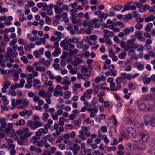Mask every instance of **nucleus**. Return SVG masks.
I'll return each instance as SVG.
<instances>
[{"label":"nucleus","instance_id":"nucleus-1","mask_svg":"<svg viewBox=\"0 0 155 155\" xmlns=\"http://www.w3.org/2000/svg\"><path fill=\"white\" fill-rule=\"evenodd\" d=\"M26 125L27 127L33 130H35L43 125L41 122L38 121H34V122L31 120L28 121L26 123Z\"/></svg>","mask_w":155,"mask_h":155},{"label":"nucleus","instance_id":"nucleus-2","mask_svg":"<svg viewBox=\"0 0 155 155\" xmlns=\"http://www.w3.org/2000/svg\"><path fill=\"white\" fill-rule=\"evenodd\" d=\"M144 123H142V125L144 126L149 125L152 127L155 126V117H153L150 118L149 116L146 115L144 117Z\"/></svg>","mask_w":155,"mask_h":155},{"label":"nucleus","instance_id":"nucleus-3","mask_svg":"<svg viewBox=\"0 0 155 155\" xmlns=\"http://www.w3.org/2000/svg\"><path fill=\"white\" fill-rule=\"evenodd\" d=\"M137 107L139 110L145 112H147L150 110V108L146 106L145 104L143 103L139 104L138 105Z\"/></svg>","mask_w":155,"mask_h":155},{"label":"nucleus","instance_id":"nucleus-4","mask_svg":"<svg viewBox=\"0 0 155 155\" xmlns=\"http://www.w3.org/2000/svg\"><path fill=\"white\" fill-rule=\"evenodd\" d=\"M141 138L142 139V141L144 143H147L149 139V135L146 134L141 133L140 134Z\"/></svg>","mask_w":155,"mask_h":155},{"label":"nucleus","instance_id":"nucleus-5","mask_svg":"<svg viewBox=\"0 0 155 155\" xmlns=\"http://www.w3.org/2000/svg\"><path fill=\"white\" fill-rule=\"evenodd\" d=\"M133 66L137 68L140 70H142L144 68V67L142 64L137 62L133 64Z\"/></svg>","mask_w":155,"mask_h":155},{"label":"nucleus","instance_id":"nucleus-6","mask_svg":"<svg viewBox=\"0 0 155 155\" xmlns=\"http://www.w3.org/2000/svg\"><path fill=\"white\" fill-rule=\"evenodd\" d=\"M6 119L5 118H1L0 119L1 127L2 128H5L7 124L6 122Z\"/></svg>","mask_w":155,"mask_h":155},{"label":"nucleus","instance_id":"nucleus-7","mask_svg":"<svg viewBox=\"0 0 155 155\" xmlns=\"http://www.w3.org/2000/svg\"><path fill=\"white\" fill-rule=\"evenodd\" d=\"M93 90L94 91V94H96L98 92H99V88L98 87V86H102V85L101 84H99L95 86V85L94 84H93Z\"/></svg>","mask_w":155,"mask_h":155},{"label":"nucleus","instance_id":"nucleus-8","mask_svg":"<svg viewBox=\"0 0 155 155\" xmlns=\"http://www.w3.org/2000/svg\"><path fill=\"white\" fill-rule=\"evenodd\" d=\"M135 36L140 40H143L144 39V37H142V33L141 31H138L135 33Z\"/></svg>","mask_w":155,"mask_h":155},{"label":"nucleus","instance_id":"nucleus-9","mask_svg":"<svg viewBox=\"0 0 155 155\" xmlns=\"http://www.w3.org/2000/svg\"><path fill=\"white\" fill-rule=\"evenodd\" d=\"M155 19V17L153 15H150L148 17L145 18L144 21L146 22H149L151 21H153Z\"/></svg>","mask_w":155,"mask_h":155},{"label":"nucleus","instance_id":"nucleus-10","mask_svg":"<svg viewBox=\"0 0 155 155\" xmlns=\"http://www.w3.org/2000/svg\"><path fill=\"white\" fill-rule=\"evenodd\" d=\"M54 8L55 10V12L56 14H60L63 11L61 8H59L57 5H54Z\"/></svg>","mask_w":155,"mask_h":155},{"label":"nucleus","instance_id":"nucleus-11","mask_svg":"<svg viewBox=\"0 0 155 155\" xmlns=\"http://www.w3.org/2000/svg\"><path fill=\"white\" fill-rule=\"evenodd\" d=\"M126 131L129 134H131L132 135L135 133V130L134 128L131 127H129L127 129Z\"/></svg>","mask_w":155,"mask_h":155},{"label":"nucleus","instance_id":"nucleus-12","mask_svg":"<svg viewBox=\"0 0 155 155\" xmlns=\"http://www.w3.org/2000/svg\"><path fill=\"white\" fill-rule=\"evenodd\" d=\"M142 80L144 84H149L150 82V78H147L146 76H145L143 78H142Z\"/></svg>","mask_w":155,"mask_h":155},{"label":"nucleus","instance_id":"nucleus-13","mask_svg":"<svg viewBox=\"0 0 155 155\" xmlns=\"http://www.w3.org/2000/svg\"><path fill=\"white\" fill-rule=\"evenodd\" d=\"M5 132L7 134H11L14 133V130L13 129L6 127L5 129Z\"/></svg>","mask_w":155,"mask_h":155},{"label":"nucleus","instance_id":"nucleus-14","mask_svg":"<svg viewBox=\"0 0 155 155\" xmlns=\"http://www.w3.org/2000/svg\"><path fill=\"white\" fill-rule=\"evenodd\" d=\"M25 120L22 119H21L18 121L17 122L15 123V125L16 126H21L22 125H24L25 124Z\"/></svg>","mask_w":155,"mask_h":155},{"label":"nucleus","instance_id":"nucleus-15","mask_svg":"<svg viewBox=\"0 0 155 155\" xmlns=\"http://www.w3.org/2000/svg\"><path fill=\"white\" fill-rule=\"evenodd\" d=\"M136 84L134 82H130L129 83L128 87L130 89H134L136 88Z\"/></svg>","mask_w":155,"mask_h":155},{"label":"nucleus","instance_id":"nucleus-16","mask_svg":"<svg viewBox=\"0 0 155 155\" xmlns=\"http://www.w3.org/2000/svg\"><path fill=\"white\" fill-rule=\"evenodd\" d=\"M70 78L68 76H66L63 78V80L64 81V83L67 85H69L70 84L69 81Z\"/></svg>","mask_w":155,"mask_h":155},{"label":"nucleus","instance_id":"nucleus-17","mask_svg":"<svg viewBox=\"0 0 155 155\" xmlns=\"http://www.w3.org/2000/svg\"><path fill=\"white\" fill-rule=\"evenodd\" d=\"M60 52V51L59 48H56L52 54V56L54 57L57 56Z\"/></svg>","mask_w":155,"mask_h":155},{"label":"nucleus","instance_id":"nucleus-18","mask_svg":"<svg viewBox=\"0 0 155 155\" xmlns=\"http://www.w3.org/2000/svg\"><path fill=\"white\" fill-rule=\"evenodd\" d=\"M126 56V53L125 51H124L118 55V58L120 59H123Z\"/></svg>","mask_w":155,"mask_h":155},{"label":"nucleus","instance_id":"nucleus-19","mask_svg":"<svg viewBox=\"0 0 155 155\" xmlns=\"http://www.w3.org/2000/svg\"><path fill=\"white\" fill-rule=\"evenodd\" d=\"M102 138L106 144H107L109 143V140L106 135H103L102 137Z\"/></svg>","mask_w":155,"mask_h":155},{"label":"nucleus","instance_id":"nucleus-20","mask_svg":"<svg viewBox=\"0 0 155 155\" xmlns=\"http://www.w3.org/2000/svg\"><path fill=\"white\" fill-rule=\"evenodd\" d=\"M13 79L14 81H16L19 78V74L17 72L15 71L13 74Z\"/></svg>","mask_w":155,"mask_h":155},{"label":"nucleus","instance_id":"nucleus-21","mask_svg":"<svg viewBox=\"0 0 155 155\" xmlns=\"http://www.w3.org/2000/svg\"><path fill=\"white\" fill-rule=\"evenodd\" d=\"M132 15L134 16V18H138L141 17V15L137 13V12L136 11H134L132 12Z\"/></svg>","mask_w":155,"mask_h":155},{"label":"nucleus","instance_id":"nucleus-22","mask_svg":"<svg viewBox=\"0 0 155 155\" xmlns=\"http://www.w3.org/2000/svg\"><path fill=\"white\" fill-rule=\"evenodd\" d=\"M5 2L8 4L14 5L16 3V2L14 0H5Z\"/></svg>","mask_w":155,"mask_h":155},{"label":"nucleus","instance_id":"nucleus-23","mask_svg":"<svg viewBox=\"0 0 155 155\" xmlns=\"http://www.w3.org/2000/svg\"><path fill=\"white\" fill-rule=\"evenodd\" d=\"M87 110L90 113H93V111H94L95 113H97L98 112V110L96 108H88L87 109Z\"/></svg>","mask_w":155,"mask_h":155},{"label":"nucleus","instance_id":"nucleus-24","mask_svg":"<svg viewBox=\"0 0 155 155\" xmlns=\"http://www.w3.org/2000/svg\"><path fill=\"white\" fill-rule=\"evenodd\" d=\"M21 60L24 63L27 64L28 63V60L26 58L25 56H24L22 57L21 58Z\"/></svg>","mask_w":155,"mask_h":155},{"label":"nucleus","instance_id":"nucleus-25","mask_svg":"<svg viewBox=\"0 0 155 155\" xmlns=\"http://www.w3.org/2000/svg\"><path fill=\"white\" fill-rule=\"evenodd\" d=\"M6 83H5L3 86L4 87L7 89L8 87L10 85L11 83L8 80H7L6 81Z\"/></svg>","mask_w":155,"mask_h":155},{"label":"nucleus","instance_id":"nucleus-26","mask_svg":"<svg viewBox=\"0 0 155 155\" xmlns=\"http://www.w3.org/2000/svg\"><path fill=\"white\" fill-rule=\"evenodd\" d=\"M49 116V114L46 113H44L43 114L42 120L44 121H45L48 118Z\"/></svg>","mask_w":155,"mask_h":155},{"label":"nucleus","instance_id":"nucleus-27","mask_svg":"<svg viewBox=\"0 0 155 155\" xmlns=\"http://www.w3.org/2000/svg\"><path fill=\"white\" fill-rule=\"evenodd\" d=\"M135 28L137 29L140 30L143 28V25L142 24L138 23L136 25Z\"/></svg>","mask_w":155,"mask_h":155},{"label":"nucleus","instance_id":"nucleus-28","mask_svg":"<svg viewBox=\"0 0 155 155\" xmlns=\"http://www.w3.org/2000/svg\"><path fill=\"white\" fill-rule=\"evenodd\" d=\"M70 72L71 74L74 75L77 73L78 70L76 68H74L71 69Z\"/></svg>","mask_w":155,"mask_h":155},{"label":"nucleus","instance_id":"nucleus-29","mask_svg":"<svg viewBox=\"0 0 155 155\" xmlns=\"http://www.w3.org/2000/svg\"><path fill=\"white\" fill-rule=\"evenodd\" d=\"M90 39L93 41H96L97 39V36L95 35H91L90 36Z\"/></svg>","mask_w":155,"mask_h":155},{"label":"nucleus","instance_id":"nucleus-30","mask_svg":"<svg viewBox=\"0 0 155 155\" xmlns=\"http://www.w3.org/2000/svg\"><path fill=\"white\" fill-rule=\"evenodd\" d=\"M109 56L110 57H112L115 55L114 52H113L112 50L110 49L109 51Z\"/></svg>","mask_w":155,"mask_h":155},{"label":"nucleus","instance_id":"nucleus-31","mask_svg":"<svg viewBox=\"0 0 155 155\" xmlns=\"http://www.w3.org/2000/svg\"><path fill=\"white\" fill-rule=\"evenodd\" d=\"M4 41L5 42H8L9 41V39L8 36V35H7L5 33L4 34Z\"/></svg>","mask_w":155,"mask_h":155},{"label":"nucleus","instance_id":"nucleus-32","mask_svg":"<svg viewBox=\"0 0 155 155\" xmlns=\"http://www.w3.org/2000/svg\"><path fill=\"white\" fill-rule=\"evenodd\" d=\"M45 56L48 58H50L51 56V53L49 51H46L45 52Z\"/></svg>","mask_w":155,"mask_h":155},{"label":"nucleus","instance_id":"nucleus-33","mask_svg":"<svg viewBox=\"0 0 155 155\" xmlns=\"http://www.w3.org/2000/svg\"><path fill=\"white\" fill-rule=\"evenodd\" d=\"M126 123L127 124H131L132 122V120L128 118H126L125 120Z\"/></svg>","mask_w":155,"mask_h":155},{"label":"nucleus","instance_id":"nucleus-34","mask_svg":"<svg viewBox=\"0 0 155 155\" xmlns=\"http://www.w3.org/2000/svg\"><path fill=\"white\" fill-rule=\"evenodd\" d=\"M89 23L90 25H89L88 26L87 28L89 30H91V31L93 29H94L93 27V24H91V22H90V21L89 22Z\"/></svg>","mask_w":155,"mask_h":155},{"label":"nucleus","instance_id":"nucleus-35","mask_svg":"<svg viewBox=\"0 0 155 155\" xmlns=\"http://www.w3.org/2000/svg\"><path fill=\"white\" fill-rule=\"evenodd\" d=\"M144 21L143 18H137L136 19L135 21L137 23H141L143 22Z\"/></svg>","mask_w":155,"mask_h":155},{"label":"nucleus","instance_id":"nucleus-36","mask_svg":"<svg viewBox=\"0 0 155 155\" xmlns=\"http://www.w3.org/2000/svg\"><path fill=\"white\" fill-rule=\"evenodd\" d=\"M25 115L27 114L28 116H29L31 115L32 113L31 110H27L25 109Z\"/></svg>","mask_w":155,"mask_h":155},{"label":"nucleus","instance_id":"nucleus-37","mask_svg":"<svg viewBox=\"0 0 155 155\" xmlns=\"http://www.w3.org/2000/svg\"><path fill=\"white\" fill-rule=\"evenodd\" d=\"M55 79L58 82H60L62 80V78L60 75L56 76Z\"/></svg>","mask_w":155,"mask_h":155},{"label":"nucleus","instance_id":"nucleus-38","mask_svg":"<svg viewBox=\"0 0 155 155\" xmlns=\"http://www.w3.org/2000/svg\"><path fill=\"white\" fill-rule=\"evenodd\" d=\"M128 53L129 56H133L135 54V52L133 50H130L129 51Z\"/></svg>","mask_w":155,"mask_h":155},{"label":"nucleus","instance_id":"nucleus-39","mask_svg":"<svg viewBox=\"0 0 155 155\" xmlns=\"http://www.w3.org/2000/svg\"><path fill=\"white\" fill-rule=\"evenodd\" d=\"M33 53L35 57L37 58H39L40 54L38 51H34Z\"/></svg>","mask_w":155,"mask_h":155},{"label":"nucleus","instance_id":"nucleus-40","mask_svg":"<svg viewBox=\"0 0 155 155\" xmlns=\"http://www.w3.org/2000/svg\"><path fill=\"white\" fill-rule=\"evenodd\" d=\"M18 88L16 84H15L13 85H12L10 87V90H14L15 89Z\"/></svg>","mask_w":155,"mask_h":155},{"label":"nucleus","instance_id":"nucleus-41","mask_svg":"<svg viewBox=\"0 0 155 155\" xmlns=\"http://www.w3.org/2000/svg\"><path fill=\"white\" fill-rule=\"evenodd\" d=\"M17 40L16 39H14L13 40L11 41L9 43V45L12 46V45H14V44L17 43Z\"/></svg>","mask_w":155,"mask_h":155},{"label":"nucleus","instance_id":"nucleus-42","mask_svg":"<svg viewBox=\"0 0 155 155\" xmlns=\"http://www.w3.org/2000/svg\"><path fill=\"white\" fill-rule=\"evenodd\" d=\"M76 116L75 114H73L70 115L69 118L70 120H72L74 119L76 117Z\"/></svg>","mask_w":155,"mask_h":155},{"label":"nucleus","instance_id":"nucleus-43","mask_svg":"<svg viewBox=\"0 0 155 155\" xmlns=\"http://www.w3.org/2000/svg\"><path fill=\"white\" fill-rule=\"evenodd\" d=\"M127 74L125 73H122L120 77L122 80L125 79L126 78Z\"/></svg>","mask_w":155,"mask_h":155},{"label":"nucleus","instance_id":"nucleus-44","mask_svg":"<svg viewBox=\"0 0 155 155\" xmlns=\"http://www.w3.org/2000/svg\"><path fill=\"white\" fill-rule=\"evenodd\" d=\"M50 64V62L46 60L44 62L43 64V65L45 67H48Z\"/></svg>","mask_w":155,"mask_h":155},{"label":"nucleus","instance_id":"nucleus-45","mask_svg":"<svg viewBox=\"0 0 155 155\" xmlns=\"http://www.w3.org/2000/svg\"><path fill=\"white\" fill-rule=\"evenodd\" d=\"M33 119L34 120H35V121H38L39 120L40 118L37 115L35 114L33 116Z\"/></svg>","mask_w":155,"mask_h":155},{"label":"nucleus","instance_id":"nucleus-46","mask_svg":"<svg viewBox=\"0 0 155 155\" xmlns=\"http://www.w3.org/2000/svg\"><path fill=\"white\" fill-rule=\"evenodd\" d=\"M33 69V68L31 66H28L26 68V70L29 72H32Z\"/></svg>","mask_w":155,"mask_h":155},{"label":"nucleus","instance_id":"nucleus-47","mask_svg":"<svg viewBox=\"0 0 155 155\" xmlns=\"http://www.w3.org/2000/svg\"><path fill=\"white\" fill-rule=\"evenodd\" d=\"M45 98H50L51 96V95L48 92H46V94L45 93Z\"/></svg>","mask_w":155,"mask_h":155},{"label":"nucleus","instance_id":"nucleus-48","mask_svg":"<svg viewBox=\"0 0 155 155\" xmlns=\"http://www.w3.org/2000/svg\"><path fill=\"white\" fill-rule=\"evenodd\" d=\"M71 94V92L68 91H66L64 94L65 96H67V98H69L70 97V95Z\"/></svg>","mask_w":155,"mask_h":155},{"label":"nucleus","instance_id":"nucleus-49","mask_svg":"<svg viewBox=\"0 0 155 155\" xmlns=\"http://www.w3.org/2000/svg\"><path fill=\"white\" fill-rule=\"evenodd\" d=\"M41 131V133H42L43 134H47L48 131V130H44L43 128H40L39 129Z\"/></svg>","mask_w":155,"mask_h":155},{"label":"nucleus","instance_id":"nucleus-50","mask_svg":"<svg viewBox=\"0 0 155 155\" xmlns=\"http://www.w3.org/2000/svg\"><path fill=\"white\" fill-rule=\"evenodd\" d=\"M90 84V82L89 81H86L84 82V86L86 87H89Z\"/></svg>","mask_w":155,"mask_h":155},{"label":"nucleus","instance_id":"nucleus-51","mask_svg":"<svg viewBox=\"0 0 155 155\" xmlns=\"http://www.w3.org/2000/svg\"><path fill=\"white\" fill-rule=\"evenodd\" d=\"M73 147H74L73 149H74L79 150L80 148V147L79 145L75 143H74L73 144Z\"/></svg>","mask_w":155,"mask_h":155},{"label":"nucleus","instance_id":"nucleus-52","mask_svg":"<svg viewBox=\"0 0 155 155\" xmlns=\"http://www.w3.org/2000/svg\"><path fill=\"white\" fill-rule=\"evenodd\" d=\"M28 97L30 98H32L34 96V94L32 92H29L28 93Z\"/></svg>","mask_w":155,"mask_h":155},{"label":"nucleus","instance_id":"nucleus-53","mask_svg":"<svg viewBox=\"0 0 155 155\" xmlns=\"http://www.w3.org/2000/svg\"><path fill=\"white\" fill-rule=\"evenodd\" d=\"M122 31H124V32H125L124 34L125 35V34L128 35L129 33L130 32V29L128 28H126L123 29L122 30Z\"/></svg>","mask_w":155,"mask_h":155},{"label":"nucleus","instance_id":"nucleus-54","mask_svg":"<svg viewBox=\"0 0 155 155\" xmlns=\"http://www.w3.org/2000/svg\"><path fill=\"white\" fill-rule=\"evenodd\" d=\"M123 80L120 77H119L117 78L116 80V84H119L121 83V82Z\"/></svg>","mask_w":155,"mask_h":155},{"label":"nucleus","instance_id":"nucleus-55","mask_svg":"<svg viewBox=\"0 0 155 155\" xmlns=\"http://www.w3.org/2000/svg\"><path fill=\"white\" fill-rule=\"evenodd\" d=\"M111 41L109 39H107L105 40V44L108 45H110L111 44Z\"/></svg>","mask_w":155,"mask_h":155},{"label":"nucleus","instance_id":"nucleus-56","mask_svg":"<svg viewBox=\"0 0 155 155\" xmlns=\"http://www.w3.org/2000/svg\"><path fill=\"white\" fill-rule=\"evenodd\" d=\"M149 96L151 99L155 100V93H153L149 95Z\"/></svg>","mask_w":155,"mask_h":155},{"label":"nucleus","instance_id":"nucleus-57","mask_svg":"<svg viewBox=\"0 0 155 155\" xmlns=\"http://www.w3.org/2000/svg\"><path fill=\"white\" fill-rule=\"evenodd\" d=\"M83 47V42L82 41L80 42L77 45V47L79 48H81Z\"/></svg>","mask_w":155,"mask_h":155},{"label":"nucleus","instance_id":"nucleus-58","mask_svg":"<svg viewBox=\"0 0 155 155\" xmlns=\"http://www.w3.org/2000/svg\"><path fill=\"white\" fill-rule=\"evenodd\" d=\"M82 23L83 26L85 28L87 26L88 24L87 21L85 20H84L82 22Z\"/></svg>","mask_w":155,"mask_h":155},{"label":"nucleus","instance_id":"nucleus-59","mask_svg":"<svg viewBox=\"0 0 155 155\" xmlns=\"http://www.w3.org/2000/svg\"><path fill=\"white\" fill-rule=\"evenodd\" d=\"M60 134V132L58 130H56L55 133H54L52 135L54 137L57 136Z\"/></svg>","mask_w":155,"mask_h":155},{"label":"nucleus","instance_id":"nucleus-60","mask_svg":"<svg viewBox=\"0 0 155 155\" xmlns=\"http://www.w3.org/2000/svg\"><path fill=\"white\" fill-rule=\"evenodd\" d=\"M131 47L132 48H134V49H137L138 47V45L137 44L135 43H133L131 44Z\"/></svg>","mask_w":155,"mask_h":155},{"label":"nucleus","instance_id":"nucleus-61","mask_svg":"<svg viewBox=\"0 0 155 155\" xmlns=\"http://www.w3.org/2000/svg\"><path fill=\"white\" fill-rule=\"evenodd\" d=\"M15 100L14 99H13L12 100V106L15 107H16L17 105V103H16L15 102Z\"/></svg>","mask_w":155,"mask_h":155},{"label":"nucleus","instance_id":"nucleus-62","mask_svg":"<svg viewBox=\"0 0 155 155\" xmlns=\"http://www.w3.org/2000/svg\"><path fill=\"white\" fill-rule=\"evenodd\" d=\"M73 124L74 126H79V122L78 120H74L73 122Z\"/></svg>","mask_w":155,"mask_h":155},{"label":"nucleus","instance_id":"nucleus-63","mask_svg":"<svg viewBox=\"0 0 155 155\" xmlns=\"http://www.w3.org/2000/svg\"><path fill=\"white\" fill-rule=\"evenodd\" d=\"M144 35L146 38H150L151 37L150 35L148 32L145 33Z\"/></svg>","mask_w":155,"mask_h":155},{"label":"nucleus","instance_id":"nucleus-64","mask_svg":"<svg viewBox=\"0 0 155 155\" xmlns=\"http://www.w3.org/2000/svg\"><path fill=\"white\" fill-rule=\"evenodd\" d=\"M72 43L76 44L79 41V39L77 38H74L72 39Z\"/></svg>","mask_w":155,"mask_h":155}]
</instances>
